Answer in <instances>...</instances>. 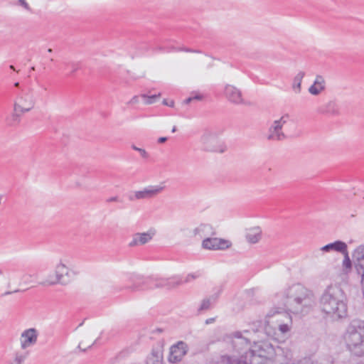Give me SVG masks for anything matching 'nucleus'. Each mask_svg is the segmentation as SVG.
I'll return each mask as SVG.
<instances>
[{
	"mask_svg": "<svg viewBox=\"0 0 364 364\" xmlns=\"http://www.w3.org/2000/svg\"><path fill=\"white\" fill-rule=\"evenodd\" d=\"M220 293H215L211 295L209 297L205 298L201 301L200 305L198 309V311L202 312L204 311H207L211 308V306L213 303L216 302L217 299L219 297Z\"/></svg>",
	"mask_w": 364,
	"mask_h": 364,
	"instance_id": "412c9836",
	"label": "nucleus"
},
{
	"mask_svg": "<svg viewBox=\"0 0 364 364\" xmlns=\"http://www.w3.org/2000/svg\"><path fill=\"white\" fill-rule=\"evenodd\" d=\"M71 66H72V68H73L72 71H71L72 73L75 72L78 69L77 65L75 64V63H72Z\"/></svg>",
	"mask_w": 364,
	"mask_h": 364,
	"instance_id": "58836bf2",
	"label": "nucleus"
},
{
	"mask_svg": "<svg viewBox=\"0 0 364 364\" xmlns=\"http://www.w3.org/2000/svg\"><path fill=\"white\" fill-rule=\"evenodd\" d=\"M276 296L284 309L294 314L305 315L315 305V296L312 291L300 283L286 287L277 294Z\"/></svg>",
	"mask_w": 364,
	"mask_h": 364,
	"instance_id": "f257e3e1",
	"label": "nucleus"
},
{
	"mask_svg": "<svg viewBox=\"0 0 364 364\" xmlns=\"http://www.w3.org/2000/svg\"><path fill=\"white\" fill-rule=\"evenodd\" d=\"M167 139H168L167 137L161 136L158 139V142L159 144H163V143L166 142L167 141Z\"/></svg>",
	"mask_w": 364,
	"mask_h": 364,
	"instance_id": "4c0bfd02",
	"label": "nucleus"
},
{
	"mask_svg": "<svg viewBox=\"0 0 364 364\" xmlns=\"http://www.w3.org/2000/svg\"><path fill=\"white\" fill-rule=\"evenodd\" d=\"M203 150L208 152L224 153L226 145L220 139L219 134L212 130H205L200 137Z\"/></svg>",
	"mask_w": 364,
	"mask_h": 364,
	"instance_id": "0eeeda50",
	"label": "nucleus"
},
{
	"mask_svg": "<svg viewBox=\"0 0 364 364\" xmlns=\"http://www.w3.org/2000/svg\"><path fill=\"white\" fill-rule=\"evenodd\" d=\"M199 277V274L197 273L189 274L186 276L184 282H190L192 279H195Z\"/></svg>",
	"mask_w": 364,
	"mask_h": 364,
	"instance_id": "2f4dec72",
	"label": "nucleus"
},
{
	"mask_svg": "<svg viewBox=\"0 0 364 364\" xmlns=\"http://www.w3.org/2000/svg\"><path fill=\"white\" fill-rule=\"evenodd\" d=\"M52 51H53V50H52L51 48H48V53H51Z\"/></svg>",
	"mask_w": 364,
	"mask_h": 364,
	"instance_id": "8fccbe9b",
	"label": "nucleus"
},
{
	"mask_svg": "<svg viewBox=\"0 0 364 364\" xmlns=\"http://www.w3.org/2000/svg\"><path fill=\"white\" fill-rule=\"evenodd\" d=\"M18 2L25 9L28 11L31 10V7L25 0H18Z\"/></svg>",
	"mask_w": 364,
	"mask_h": 364,
	"instance_id": "72a5a7b5",
	"label": "nucleus"
},
{
	"mask_svg": "<svg viewBox=\"0 0 364 364\" xmlns=\"http://www.w3.org/2000/svg\"><path fill=\"white\" fill-rule=\"evenodd\" d=\"M35 105L36 100L32 89H28L27 91L22 90L14 102L13 118L15 119L20 116V114L30 112Z\"/></svg>",
	"mask_w": 364,
	"mask_h": 364,
	"instance_id": "6e6552de",
	"label": "nucleus"
},
{
	"mask_svg": "<svg viewBox=\"0 0 364 364\" xmlns=\"http://www.w3.org/2000/svg\"><path fill=\"white\" fill-rule=\"evenodd\" d=\"M171 132H172L173 133H174V132H176V126H174V127H173V129H172Z\"/></svg>",
	"mask_w": 364,
	"mask_h": 364,
	"instance_id": "49530a36",
	"label": "nucleus"
},
{
	"mask_svg": "<svg viewBox=\"0 0 364 364\" xmlns=\"http://www.w3.org/2000/svg\"><path fill=\"white\" fill-rule=\"evenodd\" d=\"M163 105L173 107L174 106V102L171 100L168 102L166 99L163 100Z\"/></svg>",
	"mask_w": 364,
	"mask_h": 364,
	"instance_id": "c9c22d12",
	"label": "nucleus"
},
{
	"mask_svg": "<svg viewBox=\"0 0 364 364\" xmlns=\"http://www.w3.org/2000/svg\"><path fill=\"white\" fill-rule=\"evenodd\" d=\"M181 50H184V51H186V52H192V53H194V52H197L196 50H193L192 49H189V48H182L181 49Z\"/></svg>",
	"mask_w": 364,
	"mask_h": 364,
	"instance_id": "79ce46f5",
	"label": "nucleus"
},
{
	"mask_svg": "<svg viewBox=\"0 0 364 364\" xmlns=\"http://www.w3.org/2000/svg\"><path fill=\"white\" fill-rule=\"evenodd\" d=\"M215 321V318H210L205 320V324H210Z\"/></svg>",
	"mask_w": 364,
	"mask_h": 364,
	"instance_id": "ea45409f",
	"label": "nucleus"
},
{
	"mask_svg": "<svg viewBox=\"0 0 364 364\" xmlns=\"http://www.w3.org/2000/svg\"><path fill=\"white\" fill-rule=\"evenodd\" d=\"M254 345L245 355L237 360V364H266L272 361L276 355L274 346L268 341L253 340Z\"/></svg>",
	"mask_w": 364,
	"mask_h": 364,
	"instance_id": "7ed1b4c3",
	"label": "nucleus"
},
{
	"mask_svg": "<svg viewBox=\"0 0 364 364\" xmlns=\"http://www.w3.org/2000/svg\"><path fill=\"white\" fill-rule=\"evenodd\" d=\"M347 250V245L341 240L335 241L334 242L329 243L321 248L323 252L336 251L341 253H345Z\"/></svg>",
	"mask_w": 364,
	"mask_h": 364,
	"instance_id": "6ab92c4d",
	"label": "nucleus"
},
{
	"mask_svg": "<svg viewBox=\"0 0 364 364\" xmlns=\"http://www.w3.org/2000/svg\"><path fill=\"white\" fill-rule=\"evenodd\" d=\"M153 235L154 234L150 232L136 233L133 236V239L130 242L129 246L134 247L144 245L152 239Z\"/></svg>",
	"mask_w": 364,
	"mask_h": 364,
	"instance_id": "a211bd4d",
	"label": "nucleus"
},
{
	"mask_svg": "<svg viewBox=\"0 0 364 364\" xmlns=\"http://www.w3.org/2000/svg\"><path fill=\"white\" fill-rule=\"evenodd\" d=\"M55 279L53 281H46L44 282V284H48V285H54L56 284H61L63 285L67 284V282L64 281L63 277L64 276H68L69 275V271L68 267L65 264H64L63 262H60L55 267Z\"/></svg>",
	"mask_w": 364,
	"mask_h": 364,
	"instance_id": "2eb2a0df",
	"label": "nucleus"
},
{
	"mask_svg": "<svg viewBox=\"0 0 364 364\" xmlns=\"http://www.w3.org/2000/svg\"><path fill=\"white\" fill-rule=\"evenodd\" d=\"M18 291H19L18 289H16V290L14 291V292H18ZM12 293H13V291H6L4 294L5 295H8V294H11Z\"/></svg>",
	"mask_w": 364,
	"mask_h": 364,
	"instance_id": "c03bdc74",
	"label": "nucleus"
},
{
	"mask_svg": "<svg viewBox=\"0 0 364 364\" xmlns=\"http://www.w3.org/2000/svg\"><path fill=\"white\" fill-rule=\"evenodd\" d=\"M82 342H81V343H79V346H78V348H79L80 349H81L82 350L85 351V348H82Z\"/></svg>",
	"mask_w": 364,
	"mask_h": 364,
	"instance_id": "a18cd8bd",
	"label": "nucleus"
},
{
	"mask_svg": "<svg viewBox=\"0 0 364 364\" xmlns=\"http://www.w3.org/2000/svg\"><path fill=\"white\" fill-rule=\"evenodd\" d=\"M24 359L25 357L23 355L16 354L14 360L11 364H21Z\"/></svg>",
	"mask_w": 364,
	"mask_h": 364,
	"instance_id": "7c9ffc66",
	"label": "nucleus"
},
{
	"mask_svg": "<svg viewBox=\"0 0 364 364\" xmlns=\"http://www.w3.org/2000/svg\"><path fill=\"white\" fill-rule=\"evenodd\" d=\"M160 96H161V93H159L158 95H153L151 96H148L146 94H142L141 95V97L146 99V100L145 101V104H146V105L153 104L156 99L160 97Z\"/></svg>",
	"mask_w": 364,
	"mask_h": 364,
	"instance_id": "bb28decb",
	"label": "nucleus"
},
{
	"mask_svg": "<svg viewBox=\"0 0 364 364\" xmlns=\"http://www.w3.org/2000/svg\"><path fill=\"white\" fill-rule=\"evenodd\" d=\"M139 102V97L138 96H134L129 102L127 104L129 105H135V104H137Z\"/></svg>",
	"mask_w": 364,
	"mask_h": 364,
	"instance_id": "f704fd0d",
	"label": "nucleus"
},
{
	"mask_svg": "<svg viewBox=\"0 0 364 364\" xmlns=\"http://www.w3.org/2000/svg\"><path fill=\"white\" fill-rule=\"evenodd\" d=\"M3 274V272L1 269H0V276Z\"/></svg>",
	"mask_w": 364,
	"mask_h": 364,
	"instance_id": "603ef678",
	"label": "nucleus"
},
{
	"mask_svg": "<svg viewBox=\"0 0 364 364\" xmlns=\"http://www.w3.org/2000/svg\"><path fill=\"white\" fill-rule=\"evenodd\" d=\"M188 346L184 342H178L176 345L171 348L168 360L173 363L179 362L186 354Z\"/></svg>",
	"mask_w": 364,
	"mask_h": 364,
	"instance_id": "ddd939ff",
	"label": "nucleus"
},
{
	"mask_svg": "<svg viewBox=\"0 0 364 364\" xmlns=\"http://www.w3.org/2000/svg\"><path fill=\"white\" fill-rule=\"evenodd\" d=\"M119 197L118 196H113V197L109 198L107 200V202H108V203L119 202Z\"/></svg>",
	"mask_w": 364,
	"mask_h": 364,
	"instance_id": "e433bc0d",
	"label": "nucleus"
},
{
	"mask_svg": "<svg viewBox=\"0 0 364 364\" xmlns=\"http://www.w3.org/2000/svg\"><path fill=\"white\" fill-rule=\"evenodd\" d=\"M344 339L353 354L357 356L364 355V321L353 320L347 328Z\"/></svg>",
	"mask_w": 364,
	"mask_h": 364,
	"instance_id": "39448f33",
	"label": "nucleus"
},
{
	"mask_svg": "<svg viewBox=\"0 0 364 364\" xmlns=\"http://www.w3.org/2000/svg\"><path fill=\"white\" fill-rule=\"evenodd\" d=\"M305 75V73L303 71L299 72L294 78L293 89L297 90V92H300L301 81Z\"/></svg>",
	"mask_w": 364,
	"mask_h": 364,
	"instance_id": "b1692460",
	"label": "nucleus"
},
{
	"mask_svg": "<svg viewBox=\"0 0 364 364\" xmlns=\"http://www.w3.org/2000/svg\"><path fill=\"white\" fill-rule=\"evenodd\" d=\"M9 68H10L11 70H16V69H15L14 66V65H10V66H9Z\"/></svg>",
	"mask_w": 364,
	"mask_h": 364,
	"instance_id": "09e8293b",
	"label": "nucleus"
},
{
	"mask_svg": "<svg viewBox=\"0 0 364 364\" xmlns=\"http://www.w3.org/2000/svg\"><path fill=\"white\" fill-rule=\"evenodd\" d=\"M215 364H237V360H236L235 363H232L230 355H225L220 356Z\"/></svg>",
	"mask_w": 364,
	"mask_h": 364,
	"instance_id": "cd10ccee",
	"label": "nucleus"
},
{
	"mask_svg": "<svg viewBox=\"0 0 364 364\" xmlns=\"http://www.w3.org/2000/svg\"><path fill=\"white\" fill-rule=\"evenodd\" d=\"M215 231L212 225L207 223H201L193 230V235L200 238L206 235H215Z\"/></svg>",
	"mask_w": 364,
	"mask_h": 364,
	"instance_id": "dca6fc26",
	"label": "nucleus"
},
{
	"mask_svg": "<svg viewBox=\"0 0 364 364\" xmlns=\"http://www.w3.org/2000/svg\"><path fill=\"white\" fill-rule=\"evenodd\" d=\"M146 364H163L162 355L159 352L153 351L148 358Z\"/></svg>",
	"mask_w": 364,
	"mask_h": 364,
	"instance_id": "5701e85b",
	"label": "nucleus"
},
{
	"mask_svg": "<svg viewBox=\"0 0 364 364\" xmlns=\"http://www.w3.org/2000/svg\"><path fill=\"white\" fill-rule=\"evenodd\" d=\"M344 255V259L343 261V266L346 269H351L352 267V262L348 256V253L347 250L345 252V253H343Z\"/></svg>",
	"mask_w": 364,
	"mask_h": 364,
	"instance_id": "c85d7f7f",
	"label": "nucleus"
},
{
	"mask_svg": "<svg viewBox=\"0 0 364 364\" xmlns=\"http://www.w3.org/2000/svg\"><path fill=\"white\" fill-rule=\"evenodd\" d=\"M289 312L282 306L272 308L269 311L266 316L264 326V331L267 336H273L276 328H279L282 333L289 331L292 320Z\"/></svg>",
	"mask_w": 364,
	"mask_h": 364,
	"instance_id": "20e7f679",
	"label": "nucleus"
},
{
	"mask_svg": "<svg viewBox=\"0 0 364 364\" xmlns=\"http://www.w3.org/2000/svg\"><path fill=\"white\" fill-rule=\"evenodd\" d=\"M19 85H20V84H19V82H15V83H14V86H15L16 87H19Z\"/></svg>",
	"mask_w": 364,
	"mask_h": 364,
	"instance_id": "de8ad7c7",
	"label": "nucleus"
},
{
	"mask_svg": "<svg viewBox=\"0 0 364 364\" xmlns=\"http://www.w3.org/2000/svg\"><path fill=\"white\" fill-rule=\"evenodd\" d=\"M31 71L35 70V67H33H33H31Z\"/></svg>",
	"mask_w": 364,
	"mask_h": 364,
	"instance_id": "3c124183",
	"label": "nucleus"
},
{
	"mask_svg": "<svg viewBox=\"0 0 364 364\" xmlns=\"http://www.w3.org/2000/svg\"><path fill=\"white\" fill-rule=\"evenodd\" d=\"M193 98V100H201L203 99V96L201 95H196Z\"/></svg>",
	"mask_w": 364,
	"mask_h": 364,
	"instance_id": "a19ab883",
	"label": "nucleus"
},
{
	"mask_svg": "<svg viewBox=\"0 0 364 364\" xmlns=\"http://www.w3.org/2000/svg\"><path fill=\"white\" fill-rule=\"evenodd\" d=\"M168 279L171 282V285H174L173 287H178L182 284V281L179 279H176L175 278H172V279Z\"/></svg>",
	"mask_w": 364,
	"mask_h": 364,
	"instance_id": "473e14b6",
	"label": "nucleus"
},
{
	"mask_svg": "<svg viewBox=\"0 0 364 364\" xmlns=\"http://www.w3.org/2000/svg\"><path fill=\"white\" fill-rule=\"evenodd\" d=\"M321 112L333 115H337L339 113L336 104L332 101L328 102L326 105V110L321 111Z\"/></svg>",
	"mask_w": 364,
	"mask_h": 364,
	"instance_id": "393cba45",
	"label": "nucleus"
},
{
	"mask_svg": "<svg viewBox=\"0 0 364 364\" xmlns=\"http://www.w3.org/2000/svg\"><path fill=\"white\" fill-rule=\"evenodd\" d=\"M132 148L135 150V151H137L138 152H139V154H141V156H142V158L144 159H147L149 157V154L146 151L145 149H141V148H139L137 146H136L135 145H132Z\"/></svg>",
	"mask_w": 364,
	"mask_h": 364,
	"instance_id": "c756f323",
	"label": "nucleus"
},
{
	"mask_svg": "<svg viewBox=\"0 0 364 364\" xmlns=\"http://www.w3.org/2000/svg\"><path fill=\"white\" fill-rule=\"evenodd\" d=\"M224 95L229 102L235 105L244 103L241 90L232 85L227 84L225 86Z\"/></svg>",
	"mask_w": 364,
	"mask_h": 364,
	"instance_id": "f8f14e48",
	"label": "nucleus"
},
{
	"mask_svg": "<svg viewBox=\"0 0 364 364\" xmlns=\"http://www.w3.org/2000/svg\"><path fill=\"white\" fill-rule=\"evenodd\" d=\"M344 299V293L339 287L328 286L321 298L322 311L336 318L345 317L347 315V305Z\"/></svg>",
	"mask_w": 364,
	"mask_h": 364,
	"instance_id": "f03ea898",
	"label": "nucleus"
},
{
	"mask_svg": "<svg viewBox=\"0 0 364 364\" xmlns=\"http://www.w3.org/2000/svg\"><path fill=\"white\" fill-rule=\"evenodd\" d=\"M231 245L230 241L218 237H206L202 242V247L209 250H223Z\"/></svg>",
	"mask_w": 364,
	"mask_h": 364,
	"instance_id": "9b49d317",
	"label": "nucleus"
},
{
	"mask_svg": "<svg viewBox=\"0 0 364 364\" xmlns=\"http://www.w3.org/2000/svg\"><path fill=\"white\" fill-rule=\"evenodd\" d=\"M164 189L161 186H149L142 190L134 191V198L130 196L129 200H149L157 196Z\"/></svg>",
	"mask_w": 364,
	"mask_h": 364,
	"instance_id": "9d476101",
	"label": "nucleus"
},
{
	"mask_svg": "<svg viewBox=\"0 0 364 364\" xmlns=\"http://www.w3.org/2000/svg\"><path fill=\"white\" fill-rule=\"evenodd\" d=\"M288 114L283 115L279 119L274 120L268 129L267 139L270 141H281L287 139V135L283 132V126L287 123Z\"/></svg>",
	"mask_w": 364,
	"mask_h": 364,
	"instance_id": "1a4fd4ad",
	"label": "nucleus"
},
{
	"mask_svg": "<svg viewBox=\"0 0 364 364\" xmlns=\"http://www.w3.org/2000/svg\"><path fill=\"white\" fill-rule=\"evenodd\" d=\"M38 338V331L34 328L25 330L21 335V347L26 349L29 346L34 345Z\"/></svg>",
	"mask_w": 364,
	"mask_h": 364,
	"instance_id": "4468645a",
	"label": "nucleus"
},
{
	"mask_svg": "<svg viewBox=\"0 0 364 364\" xmlns=\"http://www.w3.org/2000/svg\"><path fill=\"white\" fill-rule=\"evenodd\" d=\"M228 338L232 352L237 354L232 357L230 356L232 363L240 359L242 355H245V353L250 351V349H251L250 343L254 340L250 331L247 330L233 332L228 336Z\"/></svg>",
	"mask_w": 364,
	"mask_h": 364,
	"instance_id": "423d86ee",
	"label": "nucleus"
},
{
	"mask_svg": "<svg viewBox=\"0 0 364 364\" xmlns=\"http://www.w3.org/2000/svg\"><path fill=\"white\" fill-rule=\"evenodd\" d=\"M129 280L132 282L131 285L126 287L127 289L131 291H138L141 289V286L146 284L147 279H143L137 275H132L129 277Z\"/></svg>",
	"mask_w": 364,
	"mask_h": 364,
	"instance_id": "aec40b11",
	"label": "nucleus"
},
{
	"mask_svg": "<svg viewBox=\"0 0 364 364\" xmlns=\"http://www.w3.org/2000/svg\"><path fill=\"white\" fill-rule=\"evenodd\" d=\"M262 230L259 227L251 228L246 234V239L248 242L255 244L261 239Z\"/></svg>",
	"mask_w": 364,
	"mask_h": 364,
	"instance_id": "4be33fe9",
	"label": "nucleus"
},
{
	"mask_svg": "<svg viewBox=\"0 0 364 364\" xmlns=\"http://www.w3.org/2000/svg\"><path fill=\"white\" fill-rule=\"evenodd\" d=\"M193 100V97H188L186 100H185L184 103L189 104Z\"/></svg>",
	"mask_w": 364,
	"mask_h": 364,
	"instance_id": "37998d69",
	"label": "nucleus"
},
{
	"mask_svg": "<svg viewBox=\"0 0 364 364\" xmlns=\"http://www.w3.org/2000/svg\"><path fill=\"white\" fill-rule=\"evenodd\" d=\"M325 89L326 81L323 76L318 75H316L313 85L309 87V92L312 95L317 96Z\"/></svg>",
	"mask_w": 364,
	"mask_h": 364,
	"instance_id": "f3484780",
	"label": "nucleus"
},
{
	"mask_svg": "<svg viewBox=\"0 0 364 364\" xmlns=\"http://www.w3.org/2000/svg\"><path fill=\"white\" fill-rule=\"evenodd\" d=\"M166 287L168 288H173L174 285H171V282L168 279H161L156 280V283L155 284V287L161 288Z\"/></svg>",
	"mask_w": 364,
	"mask_h": 364,
	"instance_id": "a878e982",
	"label": "nucleus"
}]
</instances>
